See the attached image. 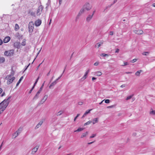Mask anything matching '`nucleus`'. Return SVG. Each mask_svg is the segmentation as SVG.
<instances>
[{
	"label": "nucleus",
	"mask_w": 155,
	"mask_h": 155,
	"mask_svg": "<svg viewBox=\"0 0 155 155\" xmlns=\"http://www.w3.org/2000/svg\"><path fill=\"white\" fill-rule=\"evenodd\" d=\"M11 97V96L9 97L6 100H5L0 103V114L4 111L8 105L9 102L8 100Z\"/></svg>",
	"instance_id": "nucleus-1"
},
{
	"label": "nucleus",
	"mask_w": 155,
	"mask_h": 155,
	"mask_svg": "<svg viewBox=\"0 0 155 155\" xmlns=\"http://www.w3.org/2000/svg\"><path fill=\"white\" fill-rule=\"evenodd\" d=\"M28 31L31 35L33 31L34 24L32 21L29 22L28 25Z\"/></svg>",
	"instance_id": "nucleus-2"
},
{
	"label": "nucleus",
	"mask_w": 155,
	"mask_h": 155,
	"mask_svg": "<svg viewBox=\"0 0 155 155\" xmlns=\"http://www.w3.org/2000/svg\"><path fill=\"white\" fill-rule=\"evenodd\" d=\"M14 54V50H13L5 51L4 52V55L7 56H11L13 55Z\"/></svg>",
	"instance_id": "nucleus-3"
},
{
	"label": "nucleus",
	"mask_w": 155,
	"mask_h": 155,
	"mask_svg": "<svg viewBox=\"0 0 155 155\" xmlns=\"http://www.w3.org/2000/svg\"><path fill=\"white\" fill-rule=\"evenodd\" d=\"M83 7L85 10H86L87 11L89 10L91 8V7L90 5L88 3L85 4Z\"/></svg>",
	"instance_id": "nucleus-4"
},
{
	"label": "nucleus",
	"mask_w": 155,
	"mask_h": 155,
	"mask_svg": "<svg viewBox=\"0 0 155 155\" xmlns=\"http://www.w3.org/2000/svg\"><path fill=\"white\" fill-rule=\"evenodd\" d=\"M43 7L42 5H41L39 7L37 11V15H40V12H42L43 9Z\"/></svg>",
	"instance_id": "nucleus-5"
},
{
	"label": "nucleus",
	"mask_w": 155,
	"mask_h": 155,
	"mask_svg": "<svg viewBox=\"0 0 155 155\" xmlns=\"http://www.w3.org/2000/svg\"><path fill=\"white\" fill-rule=\"evenodd\" d=\"M39 147V145H37L33 148L32 150L31 154H34L37 151Z\"/></svg>",
	"instance_id": "nucleus-6"
},
{
	"label": "nucleus",
	"mask_w": 155,
	"mask_h": 155,
	"mask_svg": "<svg viewBox=\"0 0 155 155\" xmlns=\"http://www.w3.org/2000/svg\"><path fill=\"white\" fill-rule=\"evenodd\" d=\"M134 32L138 35H142L143 33V31L141 30H134Z\"/></svg>",
	"instance_id": "nucleus-7"
},
{
	"label": "nucleus",
	"mask_w": 155,
	"mask_h": 155,
	"mask_svg": "<svg viewBox=\"0 0 155 155\" xmlns=\"http://www.w3.org/2000/svg\"><path fill=\"white\" fill-rule=\"evenodd\" d=\"M21 46V44L19 42H15L14 43V47L17 48H19Z\"/></svg>",
	"instance_id": "nucleus-8"
},
{
	"label": "nucleus",
	"mask_w": 155,
	"mask_h": 155,
	"mask_svg": "<svg viewBox=\"0 0 155 155\" xmlns=\"http://www.w3.org/2000/svg\"><path fill=\"white\" fill-rule=\"evenodd\" d=\"M41 23V20L40 19H38L35 21V25L36 26H38L40 25Z\"/></svg>",
	"instance_id": "nucleus-9"
},
{
	"label": "nucleus",
	"mask_w": 155,
	"mask_h": 155,
	"mask_svg": "<svg viewBox=\"0 0 155 155\" xmlns=\"http://www.w3.org/2000/svg\"><path fill=\"white\" fill-rule=\"evenodd\" d=\"M15 37L17 38L18 39H20L22 38V35L20 34L19 33H16L15 35Z\"/></svg>",
	"instance_id": "nucleus-10"
},
{
	"label": "nucleus",
	"mask_w": 155,
	"mask_h": 155,
	"mask_svg": "<svg viewBox=\"0 0 155 155\" xmlns=\"http://www.w3.org/2000/svg\"><path fill=\"white\" fill-rule=\"evenodd\" d=\"M10 38L9 36H7L5 37L4 39L3 40V42L5 43H7L10 40Z\"/></svg>",
	"instance_id": "nucleus-11"
},
{
	"label": "nucleus",
	"mask_w": 155,
	"mask_h": 155,
	"mask_svg": "<svg viewBox=\"0 0 155 155\" xmlns=\"http://www.w3.org/2000/svg\"><path fill=\"white\" fill-rule=\"evenodd\" d=\"M15 77H13L11 78V79L8 80V81L7 82V84H9L11 83H12L13 81L15 79Z\"/></svg>",
	"instance_id": "nucleus-12"
},
{
	"label": "nucleus",
	"mask_w": 155,
	"mask_h": 155,
	"mask_svg": "<svg viewBox=\"0 0 155 155\" xmlns=\"http://www.w3.org/2000/svg\"><path fill=\"white\" fill-rule=\"evenodd\" d=\"M14 74L13 72H11V74L9 75H7L5 78V79L6 80H9L12 78V76H13Z\"/></svg>",
	"instance_id": "nucleus-13"
},
{
	"label": "nucleus",
	"mask_w": 155,
	"mask_h": 155,
	"mask_svg": "<svg viewBox=\"0 0 155 155\" xmlns=\"http://www.w3.org/2000/svg\"><path fill=\"white\" fill-rule=\"evenodd\" d=\"M43 123V121H40L38 124H37V125L35 127V129H36L38 128Z\"/></svg>",
	"instance_id": "nucleus-14"
},
{
	"label": "nucleus",
	"mask_w": 155,
	"mask_h": 155,
	"mask_svg": "<svg viewBox=\"0 0 155 155\" xmlns=\"http://www.w3.org/2000/svg\"><path fill=\"white\" fill-rule=\"evenodd\" d=\"M40 93L38 91L37 92L36 94V95H35L34 97H33V100H35L37 99L39 97V94H40Z\"/></svg>",
	"instance_id": "nucleus-15"
},
{
	"label": "nucleus",
	"mask_w": 155,
	"mask_h": 155,
	"mask_svg": "<svg viewBox=\"0 0 155 155\" xmlns=\"http://www.w3.org/2000/svg\"><path fill=\"white\" fill-rule=\"evenodd\" d=\"M93 17V15H89L86 18V21L87 22H89L91 20Z\"/></svg>",
	"instance_id": "nucleus-16"
},
{
	"label": "nucleus",
	"mask_w": 155,
	"mask_h": 155,
	"mask_svg": "<svg viewBox=\"0 0 155 155\" xmlns=\"http://www.w3.org/2000/svg\"><path fill=\"white\" fill-rule=\"evenodd\" d=\"M98 118H96L94 119L92 121V122L93 124H95L96 123H97L98 121Z\"/></svg>",
	"instance_id": "nucleus-17"
},
{
	"label": "nucleus",
	"mask_w": 155,
	"mask_h": 155,
	"mask_svg": "<svg viewBox=\"0 0 155 155\" xmlns=\"http://www.w3.org/2000/svg\"><path fill=\"white\" fill-rule=\"evenodd\" d=\"M57 83V81L55 80L54 81L52 82L51 84L50 85V86H49V88H51V87L52 86H54Z\"/></svg>",
	"instance_id": "nucleus-18"
},
{
	"label": "nucleus",
	"mask_w": 155,
	"mask_h": 155,
	"mask_svg": "<svg viewBox=\"0 0 155 155\" xmlns=\"http://www.w3.org/2000/svg\"><path fill=\"white\" fill-rule=\"evenodd\" d=\"M48 98V95H45L42 100H41V102H42V103H44L45 101L47 100Z\"/></svg>",
	"instance_id": "nucleus-19"
},
{
	"label": "nucleus",
	"mask_w": 155,
	"mask_h": 155,
	"mask_svg": "<svg viewBox=\"0 0 155 155\" xmlns=\"http://www.w3.org/2000/svg\"><path fill=\"white\" fill-rule=\"evenodd\" d=\"M5 60L4 58L0 57V63H3L5 61Z\"/></svg>",
	"instance_id": "nucleus-20"
},
{
	"label": "nucleus",
	"mask_w": 155,
	"mask_h": 155,
	"mask_svg": "<svg viewBox=\"0 0 155 155\" xmlns=\"http://www.w3.org/2000/svg\"><path fill=\"white\" fill-rule=\"evenodd\" d=\"M23 76H22V77H21L20 78V79L17 82V83L16 84V86H18V85L19 84V83L21 82V80L23 79Z\"/></svg>",
	"instance_id": "nucleus-21"
},
{
	"label": "nucleus",
	"mask_w": 155,
	"mask_h": 155,
	"mask_svg": "<svg viewBox=\"0 0 155 155\" xmlns=\"http://www.w3.org/2000/svg\"><path fill=\"white\" fill-rule=\"evenodd\" d=\"M19 29V27L18 25L17 24H16L15 25V30L16 31H18Z\"/></svg>",
	"instance_id": "nucleus-22"
},
{
	"label": "nucleus",
	"mask_w": 155,
	"mask_h": 155,
	"mask_svg": "<svg viewBox=\"0 0 155 155\" xmlns=\"http://www.w3.org/2000/svg\"><path fill=\"white\" fill-rule=\"evenodd\" d=\"M142 71L141 70L138 71L135 73V75L137 76H139L140 72Z\"/></svg>",
	"instance_id": "nucleus-23"
},
{
	"label": "nucleus",
	"mask_w": 155,
	"mask_h": 155,
	"mask_svg": "<svg viewBox=\"0 0 155 155\" xmlns=\"http://www.w3.org/2000/svg\"><path fill=\"white\" fill-rule=\"evenodd\" d=\"M95 74L97 76H100L102 74V73L100 71H97L95 73Z\"/></svg>",
	"instance_id": "nucleus-24"
},
{
	"label": "nucleus",
	"mask_w": 155,
	"mask_h": 155,
	"mask_svg": "<svg viewBox=\"0 0 155 155\" xmlns=\"http://www.w3.org/2000/svg\"><path fill=\"white\" fill-rule=\"evenodd\" d=\"M88 132L87 131L85 133H83L82 135L81 136V138H83L84 137H85L86 136Z\"/></svg>",
	"instance_id": "nucleus-25"
},
{
	"label": "nucleus",
	"mask_w": 155,
	"mask_h": 155,
	"mask_svg": "<svg viewBox=\"0 0 155 155\" xmlns=\"http://www.w3.org/2000/svg\"><path fill=\"white\" fill-rule=\"evenodd\" d=\"M45 82V81H44V83L42 84V85L41 86V87H40L39 90V91H38V92H39L40 93H41V91H42V89L43 88V86H44V83Z\"/></svg>",
	"instance_id": "nucleus-26"
},
{
	"label": "nucleus",
	"mask_w": 155,
	"mask_h": 155,
	"mask_svg": "<svg viewBox=\"0 0 155 155\" xmlns=\"http://www.w3.org/2000/svg\"><path fill=\"white\" fill-rule=\"evenodd\" d=\"M102 43H100L98 42L97 43L96 45H95V47H97V48H99V47L102 44Z\"/></svg>",
	"instance_id": "nucleus-27"
},
{
	"label": "nucleus",
	"mask_w": 155,
	"mask_h": 155,
	"mask_svg": "<svg viewBox=\"0 0 155 155\" xmlns=\"http://www.w3.org/2000/svg\"><path fill=\"white\" fill-rule=\"evenodd\" d=\"M85 10H86L83 7V8H81V9L80 10L79 12H80V13L82 14L83 13H84V12Z\"/></svg>",
	"instance_id": "nucleus-28"
},
{
	"label": "nucleus",
	"mask_w": 155,
	"mask_h": 155,
	"mask_svg": "<svg viewBox=\"0 0 155 155\" xmlns=\"http://www.w3.org/2000/svg\"><path fill=\"white\" fill-rule=\"evenodd\" d=\"M133 96V95H131L128 96V97H127L126 99V100H128L130 99Z\"/></svg>",
	"instance_id": "nucleus-29"
},
{
	"label": "nucleus",
	"mask_w": 155,
	"mask_h": 155,
	"mask_svg": "<svg viewBox=\"0 0 155 155\" xmlns=\"http://www.w3.org/2000/svg\"><path fill=\"white\" fill-rule=\"evenodd\" d=\"M92 122V121L91 120H89L87 121V122L85 123L84 124V125H88L90 124Z\"/></svg>",
	"instance_id": "nucleus-30"
},
{
	"label": "nucleus",
	"mask_w": 155,
	"mask_h": 155,
	"mask_svg": "<svg viewBox=\"0 0 155 155\" xmlns=\"http://www.w3.org/2000/svg\"><path fill=\"white\" fill-rule=\"evenodd\" d=\"M84 129L83 128H79L78 129L76 130H75V132H77V131H80Z\"/></svg>",
	"instance_id": "nucleus-31"
},
{
	"label": "nucleus",
	"mask_w": 155,
	"mask_h": 155,
	"mask_svg": "<svg viewBox=\"0 0 155 155\" xmlns=\"http://www.w3.org/2000/svg\"><path fill=\"white\" fill-rule=\"evenodd\" d=\"M63 113V112L62 111H60L57 114V115L58 116H60Z\"/></svg>",
	"instance_id": "nucleus-32"
},
{
	"label": "nucleus",
	"mask_w": 155,
	"mask_h": 155,
	"mask_svg": "<svg viewBox=\"0 0 155 155\" xmlns=\"http://www.w3.org/2000/svg\"><path fill=\"white\" fill-rule=\"evenodd\" d=\"M66 67H65V68H66ZM65 69H64V71H63V73L62 74H61V75L60 77H58L57 79L56 80V81H58V80L59 79H60V78L62 76V74H63L64 73V71Z\"/></svg>",
	"instance_id": "nucleus-33"
},
{
	"label": "nucleus",
	"mask_w": 155,
	"mask_h": 155,
	"mask_svg": "<svg viewBox=\"0 0 155 155\" xmlns=\"http://www.w3.org/2000/svg\"><path fill=\"white\" fill-rule=\"evenodd\" d=\"M21 45H22L23 46H25L26 45V42L25 41H24V40L22 42Z\"/></svg>",
	"instance_id": "nucleus-34"
},
{
	"label": "nucleus",
	"mask_w": 155,
	"mask_h": 155,
	"mask_svg": "<svg viewBox=\"0 0 155 155\" xmlns=\"http://www.w3.org/2000/svg\"><path fill=\"white\" fill-rule=\"evenodd\" d=\"M149 54V53L148 52H144L142 53V54L144 55L147 56Z\"/></svg>",
	"instance_id": "nucleus-35"
},
{
	"label": "nucleus",
	"mask_w": 155,
	"mask_h": 155,
	"mask_svg": "<svg viewBox=\"0 0 155 155\" xmlns=\"http://www.w3.org/2000/svg\"><path fill=\"white\" fill-rule=\"evenodd\" d=\"M82 14H81V13H80V12H79V13H78V15H77V16L76 17V19H78Z\"/></svg>",
	"instance_id": "nucleus-36"
},
{
	"label": "nucleus",
	"mask_w": 155,
	"mask_h": 155,
	"mask_svg": "<svg viewBox=\"0 0 155 155\" xmlns=\"http://www.w3.org/2000/svg\"><path fill=\"white\" fill-rule=\"evenodd\" d=\"M82 14H81V13H80V12H79V13H78V15H77V16L76 17V19H78Z\"/></svg>",
	"instance_id": "nucleus-37"
},
{
	"label": "nucleus",
	"mask_w": 155,
	"mask_h": 155,
	"mask_svg": "<svg viewBox=\"0 0 155 155\" xmlns=\"http://www.w3.org/2000/svg\"><path fill=\"white\" fill-rule=\"evenodd\" d=\"M150 114L155 115V110H152L150 112Z\"/></svg>",
	"instance_id": "nucleus-38"
},
{
	"label": "nucleus",
	"mask_w": 155,
	"mask_h": 155,
	"mask_svg": "<svg viewBox=\"0 0 155 155\" xmlns=\"http://www.w3.org/2000/svg\"><path fill=\"white\" fill-rule=\"evenodd\" d=\"M101 56L102 57H105L106 56H108V55L107 54L102 53L101 54Z\"/></svg>",
	"instance_id": "nucleus-39"
},
{
	"label": "nucleus",
	"mask_w": 155,
	"mask_h": 155,
	"mask_svg": "<svg viewBox=\"0 0 155 155\" xmlns=\"http://www.w3.org/2000/svg\"><path fill=\"white\" fill-rule=\"evenodd\" d=\"M96 135V134H93L90 137V138H92L94 137Z\"/></svg>",
	"instance_id": "nucleus-40"
},
{
	"label": "nucleus",
	"mask_w": 155,
	"mask_h": 155,
	"mask_svg": "<svg viewBox=\"0 0 155 155\" xmlns=\"http://www.w3.org/2000/svg\"><path fill=\"white\" fill-rule=\"evenodd\" d=\"M18 131H19V130H17L15 132L16 133V135H15V137H14V138H15L19 134V133H18Z\"/></svg>",
	"instance_id": "nucleus-41"
},
{
	"label": "nucleus",
	"mask_w": 155,
	"mask_h": 155,
	"mask_svg": "<svg viewBox=\"0 0 155 155\" xmlns=\"http://www.w3.org/2000/svg\"><path fill=\"white\" fill-rule=\"evenodd\" d=\"M80 114H78L75 117L74 119V121H75L76 120V119H77V118L80 116Z\"/></svg>",
	"instance_id": "nucleus-42"
},
{
	"label": "nucleus",
	"mask_w": 155,
	"mask_h": 155,
	"mask_svg": "<svg viewBox=\"0 0 155 155\" xmlns=\"http://www.w3.org/2000/svg\"><path fill=\"white\" fill-rule=\"evenodd\" d=\"M91 110H91H87L85 113V114H88L89 113L90 111Z\"/></svg>",
	"instance_id": "nucleus-43"
},
{
	"label": "nucleus",
	"mask_w": 155,
	"mask_h": 155,
	"mask_svg": "<svg viewBox=\"0 0 155 155\" xmlns=\"http://www.w3.org/2000/svg\"><path fill=\"white\" fill-rule=\"evenodd\" d=\"M137 60V59H134L132 60L130 62L131 63H134L135 62H136Z\"/></svg>",
	"instance_id": "nucleus-44"
},
{
	"label": "nucleus",
	"mask_w": 155,
	"mask_h": 155,
	"mask_svg": "<svg viewBox=\"0 0 155 155\" xmlns=\"http://www.w3.org/2000/svg\"><path fill=\"white\" fill-rule=\"evenodd\" d=\"M110 100L109 99H106L105 100V103H109L110 102Z\"/></svg>",
	"instance_id": "nucleus-45"
},
{
	"label": "nucleus",
	"mask_w": 155,
	"mask_h": 155,
	"mask_svg": "<svg viewBox=\"0 0 155 155\" xmlns=\"http://www.w3.org/2000/svg\"><path fill=\"white\" fill-rule=\"evenodd\" d=\"M112 5V4H111L110 5H108L107 6H106L104 9V11H105L106 9L108 8H110Z\"/></svg>",
	"instance_id": "nucleus-46"
},
{
	"label": "nucleus",
	"mask_w": 155,
	"mask_h": 155,
	"mask_svg": "<svg viewBox=\"0 0 155 155\" xmlns=\"http://www.w3.org/2000/svg\"><path fill=\"white\" fill-rule=\"evenodd\" d=\"M99 64V62H95L94 65V66H97L98 65V64Z\"/></svg>",
	"instance_id": "nucleus-47"
},
{
	"label": "nucleus",
	"mask_w": 155,
	"mask_h": 155,
	"mask_svg": "<svg viewBox=\"0 0 155 155\" xmlns=\"http://www.w3.org/2000/svg\"><path fill=\"white\" fill-rule=\"evenodd\" d=\"M30 65V63H29L27 66L25 67V69L24 70V71H25V70H26L29 67V66Z\"/></svg>",
	"instance_id": "nucleus-48"
},
{
	"label": "nucleus",
	"mask_w": 155,
	"mask_h": 155,
	"mask_svg": "<svg viewBox=\"0 0 155 155\" xmlns=\"http://www.w3.org/2000/svg\"><path fill=\"white\" fill-rule=\"evenodd\" d=\"M90 70L89 69H88L85 72V74H88V73L90 72Z\"/></svg>",
	"instance_id": "nucleus-49"
},
{
	"label": "nucleus",
	"mask_w": 155,
	"mask_h": 155,
	"mask_svg": "<svg viewBox=\"0 0 155 155\" xmlns=\"http://www.w3.org/2000/svg\"><path fill=\"white\" fill-rule=\"evenodd\" d=\"M90 70L89 69H88L85 72V74H88V73L90 72Z\"/></svg>",
	"instance_id": "nucleus-50"
},
{
	"label": "nucleus",
	"mask_w": 155,
	"mask_h": 155,
	"mask_svg": "<svg viewBox=\"0 0 155 155\" xmlns=\"http://www.w3.org/2000/svg\"><path fill=\"white\" fill-rule=\"evenodd\" d=\"M83 104V102H79L78 103V104L79 105H82Z\"/></svg>",
	"instance_id": "nucleus-51"
},
{
	"label": "nucleus",
	"mask_w": 155,
	"mask_h": 155,
	"mask_svg": "<svg viewBox=\"0 0 155 155\" xmlns=\"http://www.w3.org/2000/svg\"><path fill=\"white\" fill-rule=\"evenodd\" d=\"M124 65H127L128 64V63L126 62H124Z\"/></svg>",
	"instance_id": "nucleus-52"
},
{
	"label": "nucleus",
	"mask_w": 155,
	"mask_h": 155,
	"mask_svg": "<svg viewBox=\"0 0 155 155\" xmlns=\"http://www.w3.org/2000/svg\"><path fill=\"white\" fill-rule=\"evenodd\" d=\"M94 142H95V141H92V142H89V143H88L87 144L88 145L91 144L93 143Z\"/></svg>",
	"instance_id": "nucleus-53"
},
{
	"label": "nucleus",
	"mask_w": 155,
	"mask_h": 155,
	"mask_svg": "<svg viewBox=\"0 0 155 155\" xmlns=\"http://www.w3.org/2000/svg\"><path fill=\"white\" fill-rule=\"evenodd\" d=\"M119 49L117 48L116 49L115 53H118L119 51Z\"/></svg>",
	"instance_id": "nucleus-54"
},
{
	"label": "nucleus",
	"mask_w": 155,
	"mask_h": 155,
	"mask_svg": "<svg viewBox=\"0 0 155 155\" xmlns=\"http://www.w3.org/2000/svg\"><path fill=\"white\" fill-rule=\"evenodd\" d=\"M86 77H84V76L81 78L82 80H84L86 79Z\"/></svg>",
	"instance_id": "nucleus-55"
},
{
	"label": "nucleus",
	"mask_w": 155,
	"mask_h": 155,
	"mask_svg": "<svg viewBox=\"0 0 155 155\" xmlns=\"http://www.w3.org/2000/svg\"><path fill=\"white\" fill-rule=\"evenodd\" d=\"M2 43H3V41H2V40L1 39H0V45H2Z\"/></svg>",
	"instance_id": "nucleus-56"
},
{
	"label": "nucleus",
	"mask_w": 155,
	"mask_h": 155,
	"mask_svg": "<svg viewBox=\"0 0 155 155\" xmlns=\"http://www.w3.org/2000/svg\"><path fill=\"white\" fill-rule=\"evenodd\" d=\"M110 35H113V32L112 31H110Z\"/></svg>",
	"instance_id": "nucleus-57"
},
{
	"label": "nucleus",
	"mask_w": 155,
	"mask_h": 155,
	"mask_svg": "<svg viewBox=\"0 0 155 155\" xmlns=\"http://www.w3.org/2000/svg\"><path fill=\"white\" fill-rule=\"evenodd\" d=\"M117 2V0H114L113 1V4H111L113 5L114 3H115L116 2Z\"/></svg>",
	"instance_id": "nucleus-58"
},
{
	"label": "nucleus",
	"mask_w": 155,
	"mask_h": 155,
	"mask_svg": "<svg viewBox=\"0 0 155 155\" xmlns=\"http://www.w3.org/2000/svg\"><path fill=\"white\" fill-rule=\"evenodd\" d=\"M62 0H59V4L60 5H61L62 2Z\"/></svg>",
	"instance_id": "nucleus-59"
},
{
	"label": "nucleus",
	"mask_w": 155,
	"mask_h": 155,
	"mask_svg": "<svg viewBox=\"0 0 155 155\" xmlns=\"http://www.w3.org/2000/svg\"><path fill=\"white\" fill-rule=\"evenodd\" d=\"M41 63L40 64H39V65L37 67V68H36V70H38V69L39 68V66H40V65H41Z\"/></svg>",
	"instance_id": "nucleus-60"
},
{
	"label": "nucleus",
	"mask_w": 155,
	"mask_h": 155,
	"mask_svg": "<svg viewBox=\"0 0 155 155\" xmlns=\"http://www.w3.org/2000/svg\"><path fill=\"white\" fill-rule=\"evenodd\" d=\"M16 135V133H15L14 134H13L12 135V137H14H14H15V135Z\"/></svg>",
	"instance_id": "nucleus-61"
},
{
	"label": "nucleus",
	"mask_w": 155,
	"mask_h": 155,
	"mask_svg": "<svg viewBox=\"0 0 155 155\" xmlns=\"http://www.w3.org/2000/svg\"><path fill=\"white\" fill-rule=\"evenodd\" d=\"M17 130H19V131L21 132L22 131V128H19Z\"/></svg>",
	"instance_id": "nucleus-62"
},
{
	"label": "nucleus",
	"mask_w": 155,
	"mask_h": 155,
	"mask_svg": "<svg viewBox=\"0 0 155 155\" xmlns=\"http://www.w3.org/2000/svg\"><path fill=\"white\" fill-rule=\"evenodd\" d=\"M96 78H95V77H92V81H94V80H96Z\"/></svg>",
	"instance_id": "nucleus-63"
},
{
	"label": "nucleus",
	"mask_w": 155,
	"mask_h": 155,
	"mask_svg": "<svg viewBox=\"0 0 155 155\" xmlns=\"http://www.w3.org/2000/svg\"><path fill=\"white\" fill-rule=\"evenodd\" d=\"M125 84H123L120 86V87H125Z\"/></svg>",
	"instance_id": "nucleus-64"
}]
</instances>
